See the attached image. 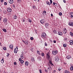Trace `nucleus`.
I'll use <instances>...</instances> for the list:
<instances>
[{"label": "nucleus", "instance_id": "nucleus-1", "mask_svg": "<svg viewBox=\"0 0 73 73\" xmlns=\"http://www.w3.org/2000/svg\"><path fill=\"white\" fill-rule=\"evenodd\" d=\"M46 33H42V35H41V37H42L44 39V38H46Z\"/></svg>", "mask_w": 73, "mask_h": 73}, {"label": "nucleus", "instance_id": "nucleus-2", "mask_svg": "<svg viewBox=\"0 0 73 73\" xmlns=\"http://www.w3.org/2000/svg\"><path fill=\"white\" fill-rule=\"evenodd\" d=\"M68 31L66 30V28H64L63 29V32L64 34H66L67 33V31Z\"/></svg>", "mask_w": 73, "mask_h": 73}, {"label": "nucleus", "instance_id": "nucleus-3", "mask_svg": "<svg viewBox=\"0 0 73 73\" xmlns=\"http://www.w3.org/2000/svg\"><path fill=\"white\" fill-rule=\"evenodd\" d=\"M55 61L57 62L59 61V57L58 56H56L55 58Z\"/></svg>", "mask_w": 73, "mask_h": 73}, {"label": "nucleus", "instance_id": "nucleus-4", "mask_svg": "<svg viewBox=\"0 0 73 73\" xmlns=\"http://www.w3.org/2000/svg\"><path fill=\"white\" fill-rule=\"evenodd\" d=\"M46 21L45 19H41L40 20V22L41 24H44L45 23Z\"/></svg>", "mask_w": 73, "mask_h": 73}, {"label": "nucleus", "instance_id": "nucleus-5", "mask_svg": "<svg viewBox=\"0 0 73 73\" xmlns=\"http://www.w3.org/2000/svg\"><path fill=\"white\" fill-rule=\"evenodd\" d=\"M57 53H58V52H57V51L56 50L53 51L52 52V54L53 55H56V54H57Z\"/></svg>", "mask_w": 73, "mask_h": 73}, {"label": "nucleus", "instance_id": "nucleus-6", "mask_svg": "<svg viewBox=\"0 0 73 73\" xmlns=\"http://www.w3.org/2000/svg\"><path fill=\"white\" fill-rule=\"evenodd\" d=\"M46 56L48 60H49L50 59V55H49V53L48 52L47 54H46Z\"/></svg>", "mask_w": 73, "mask_h": 73}, {"label": "nucleus", "instance_id": "nucleus-7", "mask_svg": "<svg viewBox=\"0 0 73 73\" xmlns=\"http://www.w3.org/2000/svg\"><path fill=\"white\" fill-rule=\"evenodd\" d=\"M68 25L70 26H73V22L72 21H70V22L68 23Z\"/></svg>", "mask_w": 73, "mask_h": 73}, {"label": "nucleus", "instance_id": "nucleus-8", "mask_svg": "<svg viewBox=\"0 0 73 73\" xmlns=\"http://www.w3.org/2000/svg\"><path fill=\"white\" fill-rule=\"evenodd\" d=\"M7 11L8 12H12V9L10 8V7H9L7 9Z\"/></svg>", "mask_w": 73, "mask_h": 73}, {"label": "nucleus", "instance_id": "nucleus-9", "mask_svg": "<svg viewBox=\"0 0 73 73\" xmlns=\"http://www.w3.org/2000/svg\"><path fill=\"white\" fill-rule=\"evenodd\" d=\"M45 26L46 28H48L49 26V24L48 23H46L45 24Z\"/></svg>", "mask_w": 73, "mask_h": 73}, {"label": "nucleus", "instance_id": "nucleus-10", "mask_svg": "<svg viewBox=\"0 0 73 73\" xmlns=\"http://www.w3.org/2000/svg\"><path fill=\"white\" fill-rule=\"evenodd\" d=\"M42 14L44 16H45L46 15V11H44L42 12Z\"/></svg>", "mask_w": 73, "mask_h": 73}, {"label": "nucleus", "instance_id": "nucleus-11", "mask_svg": "<svg viewBox=\"0 0 73 73\" xmlns=\"http://www.w3.org/2000/svg\"><path fill=\"white\" fill-rule=\"evenodd\" d=\"M58 34L59 35H60V36H62V32H58Z\"/></svg>", "mask_w": 73, "mask_h": 73}, {"label": "nucleus", "instance_id": "nucleus-12", "mask_svg": "<svg viewBox=\"0 0 73 73\" xmlns=\"http://www.w3.org/2000/svg\"><path fill=\"white\" fill-rule=\"evenodd\" d=\"M9 2L10 3V4H13V0H10Z\"/></svg>", "mask_w": 73, "mask_h": 73}, {"label": "nucleus", "instance_id": "nucleus-13", "mask_svg": "<svg viewBox=\"0 0 73 73\" xmlns=\"http://www.w3.org/2000/svg\"><path fill=\"white\" fill-rule=\"evenodd\" d=\"M46 4L47 5H50V2L47 1L46 2Z\"/></svg>", "mask_w": 73, "mask_h": 73}, {"label": "nucleus", "instance_id": "nucleus-14", "mask_svg": "<svg viewBox=\"0 0 73 73\" xmlns=\"http://www.w3.org/2000/svg\"><path fill=\"white\" fill-rule=\"evenodd\" d=\"M55 5L56 7H57V4L56 3L54 2L53 3V6Z\"/></svg>", "mask_w": 73, "mask_h": 73}, {"label": "nucleus", "instance_id": "nucleus-15", "mask_svg": "<svg viewBox=\"0 0 73 73\" xmlns=\"http://www.w3.org/2000/svg\"><path fill=\"white\" fill-rule=\"evenodd\" d=\"M9 47L10 48H11V49H13V45H9Z\"/></svg>", "mask_w": 73, "mask_h": 73}, {"label": "nucleus", "instance_id": "nucleus-16", "mask_svg": "<svg viewBox=\"0 0 73 73\" xmlns=\"http://www.w3.org/2000/svg\"><path fill=\"white\" fill-rule=\"evenodd\" d=\"M70 17L72 18H73V12H71L70 13Z\"/></svg>", "mask_w": 73, "mask_h": 73}, {"label": "nucleus", "instance_id": "nucleus-17", "mask_svg": "<svg viewBox=\"0 0 73 73\" xmlns=\"http://www.w3.org/2000/svg\"><path fill=\"white\" fill-rule=\"evenodd\" d=\"M16 48H15L14 52L15 53H17V50L16 49Z\"/></svg>", "mask_w": 73, "mask_h": 73}, {"label": "nucleus", "instance_id": "nucleus-18", "mask_svg": "<svg viewBox=\"0 0 73 73\" xmlns=\"http://www.w3.org/2000/svg\"><path fill=\"white\" fill-rule=\"evenodd\" d=\"M7 21V19L6 18H4L3 19V22L4 23H6Z\"/></svg>", "mask_w": 73, "mask_h": 73}, {"label": "nucleus", "instance_id": "nucleus-19", "mask_svg": "<svg viewBox=\"0 0 73 73\" xmlns=\"http://www.w3.org/2000/svg\"><path fill=\"white\" fill-rule=\"evenodd\" d=\"M67 59H70L71 58V56L70 55L66 57Z\"/></svg>", "mask_w": 73, "mask_h": 73}, {"label": "nucleus", "instance_id": "nucleus-20", "mask_svg": "<svg viewBox=\"0 0 73 73\" xmlns=\"http://www.w3.org/2000/svg\"><path fill=\"white\" fill-rule=\"evenodd\" d=\"M29 62L27 61H26L25 62V65L26 66H28V65Z\"/></svg>", "mask_w": 73, "mask_h": 73}, {"label": "nucleus", "instance_id": "nucleus-21", "mask_svg": "<svg viewBox=\"0 0 73 73\" xmlns=\"http://www.w3.org/2000/svg\"><path fill=\"white\" fill-rule=\"evenodd\" d=\"M49 63L51 65H53V63H52V62L50 60L49 61Z\"/></svg>", "mask_w": 73, "mask_h": 73}, {"label": "nucleus", "instance_id": "nucleus-22", "mask_svg": "<svg viewBox=\"0 0 73 73\" xmlns=\"http://www.w3.org/2000/svg\"><path fill=\"white\" fill-rule=\"evenodd\" d=\"M53 32H54V33L55 34H57V31L56 30H53Z\"/></svg>", "mask_w": 73, "mask_h": 73}, {"label": "nucleus", "instance_id": "nucleus-23", "mask_svg": "<svg viewBox=\"0 0 73 73\" xmlns=\"http://www.w3.org/2000/svg\"><path fill=\"white\" fill-rule=\"evenodd\" d=\"M64 73H70V72H69V71H68L67 70H66L65 71Z\"/></svg>", "mask_w": 73, "mask_h": 73}, {"label": "nucleus", "instance_id": "nucleus-24", "mask_svg": "<svg viewBox=\"0 0 73 73\" xmlns=\"http://www.w3.org/2000/svg\"><path fill=\"white\" fill-rule=\"evenodd\" d=\"M13 17L14 19H17V16L16 15H15L13 16Z\"/></svg>", "mask_w": 73, "mask_h": 73}, {"label": "nucleus", "instance_id": "nucleus-25", "mask_svg": "<svg viewBox=\"0 0 73 73\" xmlns=\"http://www.w3.org/2000/svg\"><path fill=\"white\" fill-rule=\"evenodd\" d=\"M1 62L2 64H3L4 63V59H3V58L1 60Z\"/></svg>", "mask_w": 73, "mask_h": 73}, {"label": "nucleus", "instance_id": "nucleus-26", "mask_svg": "<svg viewBox=\"0 0 73 73\" xmlns=\"http://www.w3.org/2000/svg\"><path fill=\"white\" fill-rule=\"evenodd\" d=\"M21 58H22V59H23V58H24V56H23V54H21Z\"/></svg>", "mask_w": 73, "mask_h": 73}, {"label": "nucleus", "instance_id": "nucleus-27", "mask_svg": "<svg viewBox=\"0 0 73 73\" xmlns=\"http://www.w3.org/2000/svg\"><path fill=\"white\" fill-rule=\"evenodd\" d=\"M3 32H5V33L7 32V30H6V29H3Z\"/></svg>", "mask_w": 73, "mask_h": 73}, {"label": "nucleus", "instance_id": "nucleus-28", "mask_svg": "<svg viewBox=\"0 0 73 73\" xmlns=\"http://www.w3.org/2000/svg\"><path fill=\"white\" fill-rule=\"evenodd\" d=\"M73 70V66H71L70 67V70Z\"/></svg>", "mask_w": 73, "mask_h": 73}, {"label": "nucleus", "instance_id": "nucleus-29", "mask_svg": "<svg viewBox=\"0 0 73 73\" xmlns=\"http://www.w3.org/2000/svg\"><path fill=\"white\" fill-rule=\"evenodd\" d=\"M25 44H27V45H28V41H27V40H25Z\"/></svg>", "mask_w": 73, "mask_h": 73}, {"label": "nucleus", "instance_id": "nucleus-30", "mask_svg": "<svg viewBox=\"0 0 73 73\" xmlns=\"http://www.w3.org/2000/svg\"><path fill=\"white\" fill-rule=\"evenodd\" d=\"M31 61L33 62H34V61H35V59H34V58H32Z\"/></svg>", "mask_w": 73, "mask_h": 73}, {"label": "nucleus", "instance_id": "nucleus-31", "mask_svg": "<svg viewBox=\"0 0 73 73\" xmlns=\"http://www.w3.org/2000/svg\"><path fill=\"white\" fill-rule=\"evenodd\" d=\"M70 35L72 36H73V34L72 33V32H70Z\"/></svg>", "mask_w": 73, "mask_h": 73}, {"label": "nucleus", "instance_id": "nucleus-32", "mask_svg": "<svg viewBox=\"0 0 73 73\" xmlns=\"http://www.w3.org/2000/svg\"><path fill=\"white\" fill-rule=\"evenodd\" d=\"M63 46L64 47H66V44H63Z\"/></svg>", "mask_w": 73, "mask_h": 73}, {"label": "nucleus", "instance_id": "nucleus-33", "mask_svg": "<svg viewBox=\"0 0 73 73\" xmlns=\"http://www.w3.org/2000/svg\"><path fill=\"white\" fill-rule=\"evenodd\" d=\"M42 56V57H43V56H45V54L44 53H42L41 54Z\"/></svg>", "mask_w": 73, "mask_h": 73}, {"label": "nucleus", "instance_id": "nucleus-34", "mask_svg": "<svg viewBox=\"0 0 73 73\" xmlns=\"http://www.w3.org/2000/svg\"><path fill=\"white\" fill-rule=\"evenodd\" d=\"M18 3H21V0H17Z\"/></svg>", "mask_w": 73, "mask_h": 73}, {"label": "nucleus", "instance_id": "nucleus-35", "mask_svg": "<svg viewBox=\"0 0 73 73\" xmlns=\"http://www.w3.org/2000/svg\"><path fill=\"white\" fill-rule=\"evenodd\" d=\"M21 64H23L24 63V60H22L21 61Z\"/></svg>", "mask_w": 73, "mask_h": 73}, {"label": "nucleus", "instance_id": "nucleus-36", "mask_svg": "<svg viewBox=\"0 0 73 73\" xmlns=\"http://www.w3.org/2000/svg\"><path fill=\"white\" fill-rule=\"evenodd\" d=\"M3 49L5 50H7V48L5 47H4L3 48Z\"/></svg>", "mask_w": 73, "mask_h": 73}, {"label": "nucleus", "instance_id": "nucleus-37", "mask_svg": "<svg viewBox=\"0 0 73 73\" xmlns=\"http://www.w3.org/2000/svg\"><path fill=\"white\" fill-rule=\"evenodd\" d=\"M3 13L4 14H7V12L6 11H5L3 12Z\"/></svg>", "mask_w": 73, "mask_h": 73}, {"label": "nucleus", "instance_id": "nucleus-38", "mask_svg": "<svg viewBox=\"0 0 73 73\" xmlns=\"http://www.w3.org/2000/svg\"><path fill=\"white\" fill-rule=\"evenodd\" d=\"M70 43H73V41L72 40H71L69 41Z\"/></svg>", "mask_w": 73, "mask_h": 73}, {"label": "nucleus", "instance_id": "nucleus-39", "mask_svg": "<svg viewBox=\"0 0 73 73\" xmlns=\"http://www.w3.org/2000/svg\"><path fill=\"white\" fill-rule=\"evenodd\" d=\"M59 16H61V15H62V13H59Z\"/></svg>", "mask_w": 73, "mask_h": 73}, {"label": "nucleus", "instance_id": "nucleus-40", "mask_svg": "<svg viewBox=\"0 0 73 73\" xmlns=\"http://www.w3.org/2000/svg\"><path fill=\"white\" fill-rule=\"evenodd\" d=\"M30 39L31 40H33V37H31L30 38Z\"/></svg>", "mask_w": 73, "mask_h": 73}, {"label": "nucleus", "instance_id": "nucleus-41", "mask_svg": "<svg viewBox=\"0 0 73 73\" xmlns=\"http://www.w3.org/2000/svg\"><path fill=\"white\" fill-rule=\"evenodd\" d=\"M50 4H52V0H50Z\"/></svg>", "mask_w": 73, "mask_h": 73}, {"label": "nucleus", "instance_id": "nucleus-42", "mask_svg": "<svg viewBox=\"0 0 73 73\" xmlns=\"http://www.w3.org/2000/svg\"><path fill=\"white\" fill-rule=\"evenodd\" d=\"M7 57H9V54L7 53Z\"/></svg>", "mask_w": 73, "mask_h": 73}, {"label": "nucleus", "instance_id": "nucleus-43", "mask_svg": "<svg viewBox=\"0 0 73 73\" xmlns=\"http://www.w3.org/2000/svg\"><path fill=\"white\" fill-rule=\"evenodd\" d=\"M51 69V67H50V66H49V67L48 68V69Z\"/></svg>", "mask_w": 73, "mask_h": 73}, {"label": "nucleus", "instance_id": "nucleus-44", "mask_svg": "<svg viewBox=\"0 0 73 73\" xmlns=\"http://www.w3.org/2000/svg\"><path fill=\"white\" fill-rule=\"evenodd\" d=\"M14 65H16L17 64V63H16V62H15L14 63Z\"/></svg>", "mask_w": 73, "mask_h": 73}, {"label": "nucleus", "instance_id": "nucleus-45", "mask_svg": "<svg viewBox=\"0 0 73 73\" xmlns=\"http://www.w3.org/2000/svg\"><path fill=\"white\" fill-rule=\"evenodd\" d=\"M4 5H7V3L6 2H5L4 3Z\"/></svg>", "mask_w": 73, "mask_h": 73}, {"label": "nucleus", "instance_id": "nucleus-46", "mask_svg": "<svg viewBox=\"0 0 73 73\" xmlns=\"http://www.w3.org/2000/svg\"><path fill=\"white\" fill-rule=\"evenodd\" d=\"M44 72H46V73H48V70H45Z\"/></svg>", "mask_w": 73, "mask_h": 73}, {"label": "nucleus", "instance_id": "nucleus-47", "mask_svg": "<svg viewBox=\"0 0 73 73\" xmlns=\"http://www.w3.org/2000/svg\"><path fill=\"white\" fill-rule=\"evenodd\" d=\"M39 72L40 73H42V71H41V69L39 70Z\"/></svg>", "mask_w": 73, "mask_h": 73}, {"label": "nucleus", "instance_id": "nucleus-48", "mask_svg": "<svg viewBox=\"0 0 73 73\" xmlns=\"http://www.w3.org/2000/svg\"><path fill=\"white\" fill-rule=\"evenodd\" d=\"M33 48H31V51H33Z\"/></svg>", "mask_w": 73, "mask_h": 73}, {"label": "nucleus", "instance_id": "nucleus-49", "mask_svg": "<svg viewBox=\"0 0 73 73\" xmlns=\"http://www.w3.org/2000/svg\"><path fill=\"white\" fill-rule=\"evenodd\" d=\"M29 22L30 23H31L32 22V20L31 19H29Z\"/></svg>", "mask_w": 73, "mask_h": 73}, {"label": "nucleus", "instance_id": "nucleus-50", "mask_svg": "<svg viewBox=\"0 0 73 73\" xmlns=\"http://www.w3.org/2000/svg\"><path fill=\"white\" fill-rule=\"evenodd\" d=\"M33 8L34 9H35V8H36V7H35V5L33 6Z\"/></svg>", "mask_w": 73, "mask_h": 73}, {"label": "nucleus", "instance_id": "nucleus-51", "mask_svg": "<svg viewBox=\"0 0 73 73\" xmlns=\"http://www.w3.org/2000/svg\"><path fill=\"white\" fill-rule=\"evenodd\" d=\"M13 8H15V5H13Z\"/></svg>", "mask_w": 73, "mask_h": 73}, {"label": "nucleus", "instance_id": "nucleus-52", "mask_svg": "<svg viewBox=\"0 0 73 73\" xmlns=\"http://www.w3.org/2000/svg\"><path fill=\"white\" fill-rule=\"evenodd\" d=\"M37 52L38 54H39V53H40V52L38 50L37 51Z\"/></svg>", "mask_w": 73, "mask_h": 73}, {"label": "nucleus", "instance_id": "nucleus-53", "mask_svg": "<svg viewBox=\"0 0 73 73\" xmlns=\"http://www.w3.org/2000/svg\"><path fill=\"white\" fill-rule=\"evenodd\" d=\"M63 64H64V65H67V64L66 63H65V62H64L63 63Z\"/></svg>", "mask_w": 73, "mask_h": 73}, {"label": "nucleus", "instance_id": "nucleus-54", "mask_svg": "<svg viewBox=\"0 0 73 73\" xmlns=\"http://www.w3.org/2000/svg\"><path fill=\"white\" fill-rule=\"evenodd\" d=\"M40 59V56H38L37 57V59Z\"/></svg>", "mask_w": 73, "mask_h": 73}, {"label": "nucleus", "instance_id": "nucleus-55", "mask_svg": "<svg viewBox=\"0 0 73 73\" xmlns=\"http://www.w3.org/2000/svg\"><path fill=\"white\" fill-rule=\"evenodd\" d=\"M4 1V0H1V3H3V2Z\"/></svg>", "mask_w": 73, "mask_h": 73}, {"label": "nucleus", "instance_id": "nucleus-56", "mask_svg": "<svg viewBox=\"0 0 73 73\" xmlns=\"http://www.w3.org/2000/svg\"><path fill=\"white\" fill-rule=\"evenodd\" d=\"M53 73H56V70H54L53 71Z\"/></svg>", "mask_w": 73, "mask_h": 73}, {"label": "nucleus", "instance_id": "nucleus-57", "mask_svg": "<svg viewBox=\"0 0 73 73\" xmlns=\"http://www.w3.org/2000/svg\"><path fill=\"white\" fill-rule=\"evenodd\" d=\"M45 46H47V45H48V44H47L45 43Z\"/></svg>", "mask_w": 73, "mask_h": 73}, {"label": "nucleus", "instance_id": "nucleus-58", "mask_svg": "<svg viewBox=\"0 0 73 73\" xmlns=\"http://www.w3.org/2000/svg\"><path fill=\"white\" fill-rule=\"evenodd\" d=\"M21 58H19V61H21Z\"/></svg>", "mask_w": 73, "mask_h": 73}, {"label": "nucleus", "instance_id": "nucleus-59", "mask_svg": "<svg viewBox=\"0 0 73 73\" xmlns=\"http://www.w3.org/2000/svg\"><path fill=\"white\" fill-rule=\"evenodd\" d=\"M22 20H23V22H24L25 21V20L24 19H23Z\"/></svg>", "mask_w": 73, "mask_h": 73}, {"label": "nucleus", "instance_id": "nucleus-60", "mask_svg": "<svg viewBox=\"0 0 73 73\" xmlns=\"http://www.w3.org/2000/svg\"><path fill=\"white\" fill-rule=\"evenodd\" d=\"M53 42L54 43H56V40H54Z\"/></svg>", "mask_w": 73, "mask_h": 73}, {"label": "nucleus", "instance_id": "nucleus-61", "mask_svg": "<svg viewBox=\"0 0 73 73\" xmlns=\"http://www.w3.org/2000/svg\"><path fill=\"white\" fill-rule=\"evenodd\" d=\"M63 2L64 3H66V1L65 0H63Z\"/></svg>", "mask_w": 73, "mask_h": 73}, {"label": "nucleus", "instance_id": "nucleus-62", "mask_svg": "<svg viewBox=\"0 0 73 73\" xmlns=\"http://www.w3.org/2000/svg\"><path fill=\"white\" fill-rule=\"evenodd\" d=\"M2 17H0V21H1V20Z\"/></svg>", "mask_w": 73, "mask_h": 73}, {"label": "nucleus", "instance_id": "nucleus-63", "mask_svg": "<svg viewBox=\"0 0 73 73\" xmlns=\"http://www.w3.org/2000/svg\"><path fill=\"white\" fill-rule=\"evenodd\" d=\"M58 70L59 71H60V70H61V69L59 68L58 69Z\"/></svg>", "mask_w": 73, "mask_h": 73}, {"label": "nucleus", "instance_id": "nucleus-64", "mask_svg": "<svg viewBox=\"0 0 73 73\" xmlns=\"http://www.w3.org/2000/svg\"><path fill=\"white\" fill-rule=\"evenodd\" d=\"M70 45H73V43H70Z\"/></svg>", "mask_w": 73, "mask_h": 73}]
</instances>
